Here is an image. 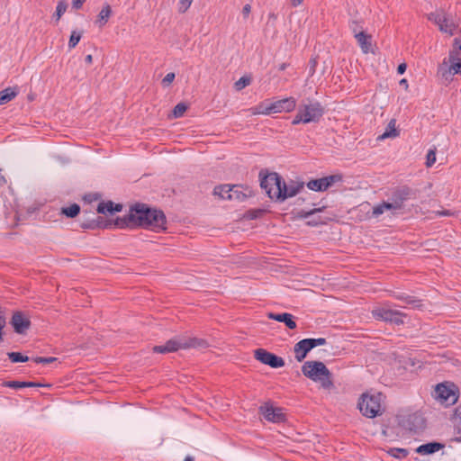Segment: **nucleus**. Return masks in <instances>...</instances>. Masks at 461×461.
<instances>
[{"label":"nucleus","mask_w":461,"mask_h":461,"mask_svg":"<svg viewBox=\"0 0 461 461\" xmlns=\"http://www.w3.org/2000/svg\"><path fill=\"white\" fill-rule=\"evenodd\" d=\"M312 349V346L309 344L307 339H303L297 342L294 345V351L295 355V359L298 362H302L307 356V354Z\"/></svg>","instance_id":"6ab92c4d"},{"label":"nucleus","mask_w":461,"mask_h":461,"mask_svg":"<svg viewBox=\"0 0 461 461\" xmlns=\"http://www.w3.org/2000/svg\"><path fill=\"white\" fill-rule=\"evenodd\" d=\"M3 386L12 389H21L25 387H49L50 384L25 381H5L3 383Z\"/></svg>","instance_id":"412c9836"},{"label":"nucleus","mask_w":461,"mask_h":461,"mask_svg":"<svg viewBox=\"0 0 461 461\" xmlns=\"http://www.w3.org/2000/svg\"><path fill=\"white\" fill-rule=\"evenodd\" d=\"M407 66L405 63H402L397 68V73L402 75L406 71Z\"/></svg>","instance_id":"603ef678"},{"label":"nucleus","mask_w":461,"mask_h":461,"mask_svg":"<svg viewBox=\"0 0 461 461\" xmlns=\"http://www.w3.org/2000/svg\"><path fill=\"white\" fill-rule=\"evenodd\" d=\"M355 38L364 53H368L371 49V36L366 32H359Z\"/></svg>","instance_id":"5701e85b"},{"label":"nucleus","mask_w":461,"mask_h":461,"mask_svg":"<svg viewBox=\"0 0 461 461\" xmlns=\"http://www.w3.org/2000/svg\"><path fill=\"white\" fill-rule=\"evenodd\" d=\"M349 29L351 30L354 36L359 32H365L363 30V22L358 20H353L349 22Z\"/></svg>","instance_id":"4c0bfd02"},{"label":"nucleus","mask_w":461,"mask_h":461,"mask_svg":"<svg viewBox=\"0 0 461 461\" xmlns=\"http://www.w3.org/2000/svg\"><path fill=\"white\" fill-rule=\"evenodd\" d=\"M341 180V175H330L318 179H312L306 183V186L314 192H324L333 184Z\"/></svg>","instance_id":"9b49d317"},{"label":"nucleus","mask_w":461,"mask_h":461,"mask_svg":"<svg viewBox=\"0 0 461 461\" xmlns=\"http://www.w3.org/2000/svg\"><path fill=\"white\" fill-rule=\"evenodd\" d=\"M180 4L185 7L183 12H185L191 5L193 0H180Z\"/></svg>","instance_id":"3c124183"},{"label":"nucleus","mask_w":461,"mask_h":461,"mask_svg":"<svg viewBox=\"0 0 461 461\" xmlns=\"http://www.w3.org/2000/svg\"><path fill=\"white\" fill-rule=\"evenodd\" d=\"M386 453L396 459H403L409 455L408 449L402 447H390Z\"/></svg>","instance_id":"c85d7f7f"},{"label":"nucleus","mask_w":461,"mask_h":461,"mask_svg":"<svg viewBox=\"0 0 461 461\" xmlns=\"http://www.w3.org/2000/svg\"><path fill=\"white\" fill-rule=\"evenodd\" d=\"M384 210H392L387 202H383L382 203L375 205L373 208L372 214L375 217H378L384 213Z\"/></svg>","instance_id":"e433bc0d"},{"label":"nucleus","mask_w":461,"mask_h":461,"mask_svg":"<svg viewBox=\"0 0 461 461\" xmlns=\"http://www.w3.org/2000/svg\"><path fill=\"white\" fill-rule=\"evenodd\" d=\"M267 318L270 320H274L279 322H284L285 326L290 330L296 329L297 325L294 321V316L288 312H283V313H274V312H268Z\"/></svg>","instance_id":"a211bd4d"},{"label":"nucleus","mask_w":461,"mask_h":461,"mask_svg":"<svg viewBox=\"0 0 461 461\" xmlns=\"http://www.w3.org/2000/svg\"><path fill=\"white\" fill-rule=\"evenodd\" d=\"M7 356L13 363L26 362L29 360L27 356H23L20 352H9Z\"/></svg>","instance_id":"58836bf2"},{"label":"nucleus","mask_w":461,"mask_h":461,"mask_svg":"<svg viewBox=\"0 0 461 461\" xmlns=\"http://www.w3.org/2000/svg\"><path fill=\"white\" fill-rule=\"evenodd\" d=\"M122 209V205L120 204V203H113V212H121Z\"/></svg>","instance_id":"864d4df0"},{"label":"nucleus","mask_w":461,"mask_h":461,"mask_svg":"<svg viewBox=\"0 0 461 461\" xmlns=\"http://www.w3.org/2000/svg\"><path fill=\"white\" fill-rule=\"evenodd\" d=\"M444 447V444L434 441L419 446L415 451L420 455H430L443 449Z\"/></svg>","instance_id":"aec40b11"},{"label":"nucleus","mask_w":461,"mask_h":461,"mask_svg":"<svg viewBox=\"0 0 461 461\" xmlns=\"http://www.w3.org/2000/svg\"><path fill=\"white\" fill-rule=\"evenodd\" d=\"M184 461H194V457L187 456Z\"/></svg>","instance_id":"0e129e2a"},{"label":"nucleus","mask_w":461,"mask_h":461,"mask_svg":"<svg viewBox=\"0 0 461 461\" xmlns=\"http://www.w3.org/2000/svg\"><path fill=\"white\" fill-rule=\"evenodd\" d=\"M260 186L265 190L267 196L277 202L295 196L304 187L303 182L290 181L288 184L276 172L267 173L263 176L259 173Z\"/></svg>","instance_id":"f03ea898"},{"label":"nucleus","mask_w":461,"mask_h":461,"mask_svg":"<svg viewBox=\"0 0 461 461\" xmlns=\"http://www.w3.org/2000/svg\"><path fill=\"white\" fill-rule=\"evenodd\" d=\"M400 425L412 432H418L425 428V419L419 411L408 413L401 417Z\"/></svg>","instance_id":"9d476101"},{"label":"nucleus","mask_w":461,"mask_h":461,"mask_svg":"<svg viewBox=\"0 0 461 461\" xmlns=\"http://www.w3.org/2000/svg\"><path fill=\"white\" fill-rule=\"evenodd\" d=\"M455 420L456 436L453 440L461 443V404L458 405L455 410Z\"/></svg>","instance_id":"cd10ccee"},{"label":"nucleus","mask_w":461,"mask_h":461,"mask_svg":"<svg viewBox=\"0 0 461 461\" xmlns=\"http://www.w3.org/2000/svg\"><path fill=\"white\" fill-rule=\"evenodd\" d=\"M85 61L86 64H89V65L92 64V62H93L92 55L91 54L86 55L85 58Z\"/></svg>","instance_id":"4d7b16f0"},{"label":"nucleus","mask_w":461,"mask_h":461,"mask_svg":"<svg viewBox=\"0 0 461 461\" xmlns=\"http://www.w3.org/2000/svg\"><path fill=\"white\" fill-rule=\"evenodd\" d=\"M374 318L391 324L402 325L406 315L399 311L392 310L385 306L376 307L372 311Z\"/></svg>","instance_id":"1a4fd4ad"},{"label":"nucleus","mask_w":461,"mask_h":461,"mask_svg":"<svg viewBox=\"0 0 461 461\" xmlns=\"http://www.w3.org/2000/svg\"><path fill=\"white\" fill-rule=\"evenodd\" d=\"M68 8V4L65 0H59L56 6V12L54 16L56 17V21H59L60 17L65 14Z\"/></svg>","instance_id":"f704fd0d"},{"label":"nucleus","mask_w":461,"mask_h":461,"mask_svg":"<svg viewBox=\"0 0 461 461\" xmlns=\"http://www.w3.org/2000/svg\"><path fill=\"white\" fill-rule=\"evenodd\" d=\"M250 112L252 114H264L269 115L271 114L270 104H267L265 103H260L259 104L251 107Z\"/></svg>","instance_id":"c756f323"},{"label":"nucleus","mask_w":461,"mask_h":461,"mask_svg":"<svg viewBox=\"0 0 461 461\" xmlns=\"http://www.w3.org/2000/svg\"><path fill=\"white\" fill-rule=\"evenodd\" d=\"M56 360H57V358L53 357H36L32 358V361L35 362L36 364H50V363L55 362Z\"/></svg>","instance_id":"c03bdc74"},{"label":"nucleus","mask_w":461,"mask_h":461,"mask_svg":"<svg viewBox=\"0 0 461 461\" xmlns=\"http://www.w3.org/2000/svg\"><path fill=\"white\" fill-rule=\"evenodd\" d=\"M296 100L294 97H286L270 104L271 113H289L295 109Z\"/></svg>","instance_id":"f3484780"},{"label":"nucleus","mask_w":461,"mask_h":461,"mask_svg":"<svg viewBox=\"0 0 461 461\" xmlns=\"http://www.w3.org/2000/svg\"><path fill=\"white\" fill-rule=\"evenodd\" d=\"M187 105L184 103L177 104L173 109V115L175 118H180L186 111Z\"/></svg>","instance_id":"ea45409f"},{"label":"nucleus","mask_w":461,"mask_h":461,"mask_svg":"<svg viewBox=\"0 0 461 461\" xmlns=\"http://www.w3.org/2000/svg\"><path fill=\"white\" fill-rule=\"evenodd\" d=\"M111 14H112L111 6L108 4L104 5L97 15L95 23L99 27H104L107 23Z\"/></svg>","instance_id":"393cba45"},{"label":"nucleus","mask_w":461,"mask_h":461,"mask_svg":"<svg viewBox=\"0 0 461 461\" xmlns=\"http://www.w3.org/2000/svg\"><path fill=\"white\" fill-rule=\"evenodd\" d=\"M230 185H220L214 187L213 194L218 195L221 199L227 200V195L230 194Z\"/></svg>","instance_id":"473e14b6"},{"label":"nucleus","mask_w":461,"mask_h":461,"mask_svg":"<svg viewBox=\"0 0 461 461\" xmlns=\"http://www.w3.org/2000/svg\"><path fill=\"white\" fill-rule=\"evenodd\" d=\"M86 0H72V7L76 10H79L82 8Z\"/></svg>","instance_id":"de8ad7c7"},{"label":"nucleus","mask_w":461,"mask_h":461,"mask_svg":"<svg viewBox=\"0 0 461 461\" xmlns=\"http://www.w3.org/2000/svg\"><path fill=\"white\" fill-rule=\"evenodd\" d=\"M455 42L456 44H458V49L461 50V40L459 41L458 39H456Z\"/></svg>","instance_id":"680f3d73"},{"label":"nucleus","mask_w":461,"mask_h":461,"mask_svg":"<svg viewBox=\"0 0 461 461\" xmlns=\"http://www.w3.org/2000/svg\"><path fill=\"white\" fill-rule=\"evenodd\" d=\"M255 358L262 364L267 365L272 368H279L285 366V360L264 348H258L254 352Z\"/></svg>","instance_id":"f8f14e48"},{"label":"nucleus","mask_w":461,"mask_h":461,"mask_svg":"<svg viewBox=\"0 0 461 461\" xmlns=\"http://www.w3.org/2000/svg\"><path fill=\"white\" fill-rule=\"evenodd\" d=\"M166 216L160 210L151 209L143 203L131 206L123 218H117L114 225L120 229L141 227L155 231L166 229Z\"/></svg>","instance_id":"f257e3e1"},{"label":"nucleus","mask_w":461,"mask_h":461,"mask_svg":"<svg viewBox=\"0 0 461 461\" xmlns=\"http://www.w3.org/2000/svg\"><path fill=\"white\" fill-rule=\"evenodd\" d=\"M18 95L15 88L7 87L0 91V104H5L13 100Z\"/></svg>","instance_id":"a878e982"},{"label":"nucleus","mask_w":461,"mask_h":461,"mask_svg":"<svg viewBox=\"0 0 461 461\" xmlns=\"http://www.w3.org/2000/svg\"><path fill=\"white\" fill-rule=\"evenodd\" d=\"M251 12V6L250 5L247 4L242 8V15L246 19L249 17V14Z\"/></svg>","instance_id":"09e8293b"},{"label":"nucleus","mask_w":461,"mask_h":461,"mask_svg":"<svg viewBox=\"0 0 461 461\" xmlns=\"http://www.w3.org/2000/svg\"><path fill=\"white\" fill-rule=\"evenodd\" d=\"M6 320L5 316V311L0 305V342L3 340L4 332L3 330L5 327Z\"/></svg>","instance_id":"37998d69"},{"label":"nucleus","mask_w":461,"mask_h":461,"mask_svg":"<svg viewBox=\"0 0 461 461\" xmlns=\"http://www.w3.org/2000/svg\"><path fill=\"white\" fill-rule=\"evenodd\" d=\"M429 21L435 23L441 32L448 35H454L457 30L458 24L455 22L451 14H447L443 9H437L427 15Z\"/></svg>","instance_id":"423d86ee"},{"label":"nucleus","mask_w":461,"mask_h":461,"mask_svg":"<svg viewBox=\"0 0 461 461\" xmlns=\"http://www.w3.org/2000/svg\"><path fill=\"white\" fill-rule=\"evenodd\" d=\"M229 192L230 194L227 195V200L243 202L248 197V195L243 193L241 185H231Z\"/></svg>","instance_id":"4be33fe9"},{"label":"nucleus","mask_w":461,"mask_h":461,"mask_svg":"<svg viewBox=\"0 0 461 461\" xmlns=\"http://www.w3.org/2000/svg\"><path fill=\"white\" fill-rule=\"evenodd\" d=\"M302 372L307 378L320 383L324 389L333 386L331 373L321 361H305L302 366Z\"/></svg>","instance_id":"7ed1b4c3"},{"label":"nucleus","mask_w":461,"mask_h":461,"mask_svg":"<svg viewBox=\"0 0 461 461\" xmlns=\"http://www.w3.org/2000/svg\"><path fill=\"white\" fill-rule=\"evenodd\" d=\"M201 346L200 340L195 338L192 339H182V338H174L167 340L164 345L155 346L153 348V351L155 353H168L175 352L180 348H197Z\"/></svg>","instance_id":"0eeeda50"},{"label":"nucleus","mask_w":461,"mask_h":461,"mask_svg":"<svg viewBox=\"0 0 461 461\" xmlns=\"http://www.w3.org/2000/svg\"><path fill=\"white\" fill-rule=\"evenodd\" d=\"M393 297L397 300L402 301L404 303L411 305L413 308H420L421 306L420 300L404 293H395Z\"/></svg>","instance_id":"b1692460"},{"label":"nucleus","mask_w":461,"mask_h":461,"mask_svg":"<svg viewBox=\"0 0 461 461\" xmlns=\"http://www.w3.org/2000/svg\"><path fill=\"white\" fill-rule=\"evenodd\" d=\"M5 183V178L2 174V169L0 168V186L4 185Z\"/></svg>","instance_id":"13d9d810"},{"label":"nucleus","mask_w":461,"mask_h":461,"mask_svg":"<svg viewBox=\"0 0 461 461\" xmlns=\"http://www.w3.org/2000/svg\"><path fill=\"white\" fill-rule=\"evenodd\" d=\"M113 203L112 201L101 202L97 206V212L103 214L106 212L113 213Z\"/></svg>","instance_id":"c9c22d12"},{"label":"nucleus","mask_w":461,"mask_h":461,"mask_svg":"<svg viewBox=\"0 0 461 461\" xmlns=\"http://www.w3.org/2000/svg\"><path fill=\"white\" fill-rule=\"evenodd\" d=\"M435 213L438 216H452V215H454V212L449 210L437 211Z\"/></svg>","instance_id":"8fccbe9b"},{"label":"nucleus","mask_w":461,"mask_h":461,"mask_svg":"<svg viewBox=\"0 0 461 461\" xmlns=\"http://www.w3.org/2000/svg\"><path fill=\"white\" fill-rule=\"evenodd\" d=\"M436 162V148L428 151L426 156V166L430 167Z\"/></svg>","instance_id":"a19ab883"},{"label":"nucleus","mask_w":461,"mask_h":461,"mask_svg":"<svg viewBox=\"0 0 461 461\" xmlns=\"http://www.w3.org/2000/svg\"><path fill=\"white\" fill-rule=\"evenodd\" d=\"M399 135V131L395 129V120L393 119L387 124L384 132L378 138L384 140L387 138H395Z\"/></svg>","instance_id":"bb28decb"},{"label":"nucleus","mask_w":461,"mask_h":461,"mask_svg":"<svg viewBox=\"0 0 461 461\" xmlns=\"http://www.w3.org/2000/svg\"><path fill=\"white\" fill-rule=\"evenodd\" d=\"M10 323L17 334H24L31 327L30 319L23 312H14Z\"/></svg>","instance_id":"dca6fc26"},{"label":"nucleus","mask_w":461,"mask_h":461,"mask_svg":"<svg viewBox=\"0 0 461 461\" xmlns=\"http://www.w3.org/2000/svg\"><path fill=\"white\" fill-rule=\"evenodd\" d=\"M455 42L456 44H458V49L461 50V40L459 41L458 39H456Z\"/></svg>","instance_id":"e2e57ef3"},{"label":"nucleus","mask_w":461,"mask_h":461,"mask_svg":"<svg viewBox=\"0 0 461 461\" xmlns=\"http://www.w3.org/2000/svg\"><path fill=\"white\" fill-rule=\"evenodd\" d=\"M411 193V189L407 186L398 188L394 192H393V194L390 197L391 202H387L389 203L391 209L392 210L402 209L404 202L410 198Z\"/></svg>","instance_id":"2eb2a0df"},{"label":"nucleus","mask_w":461,"mask_h":461,"mask_svg":"<svg viewBox=\"0 0 461 461\" xmlns=\"http://www.w3.org/2000/svg\"><path fill=\"white\" fill-rule=\"evenodd\" d=\"M260 414L267 420L273 423H280L285 420V415L283 410L274 407L270 403H265L259 408Z\"/></svg>","instance_id":"ddd939ff"},{"label":"nucleus","mask_w":461,"mask_h":461,"mask_svg":"<svg viewBox=\"0 0 461 461\" xmlns=\"http://www.w3.org/2000/svg\"><path fill=\"white\" fill-rule=\"evenodd\" d=\"M309 341V344L312 346V348L318 347V346H323L326 344V339L324 338H317V339H307Z\"/></svg>","instance_id":"a18cd8bd"},{"label":"nucleus","mask_w":461,"mask_h":461,"mask_svg":"<svg viewBox=\"0 0 461 461\" xmlns=\"http://www.w3.org/2000/svg\"><path fill=\"white\" fill-rule=\"evenodd\" d=\"M303 0H291V4L294 7L299 6Z\"/></svg>","instance_id":"6e6d98bb"},{"label":"nucleus","mask_w":461,"mask_h":461,"mask_svg":"<svg viewBox=\"0 0 461 461\" xmlns=\"http://www.w3.org/2000/svg\"><path fill=\"white\" fill-rule=\"evenodd\" d=\"M250 84V79L247 77H240L235 82L236 90L240 91Z\"/></svg>","instance_id":"79ce46f5"},{"label":"nucleus","mask_w":461,"mask_h":461,"mask_svg":"<svg viewBox=\"0 0 461 461\" xmlns=\"http://www.w3.org/2000/svg\"><path fill=\"white\" fill-rule=\"evenodd\" d=\"M449 60L451 65L447 68H439L438 73L447 81H451L452 77L456 74H461V59L457 57L456 53L450 52Z\"/></svg>","instance_id":"4468645a"},{"label":"nucleus","mask_w":461,"mask_h":461,"mask_svg":"<svg viewBox=\"0 0 461 461\" xmlns=\"http://www.w3.org/2000/svg\"><path fill=\"white\" fill-rule=\"evenodd\" d=\"M83 32L79 31H72L68 41V49H74L79 42Z\"/></svg>","instance_id":"72a5a7b5"},{"label":"nucleus","mask_w":461,"mask_h":461,"mask_svg":"<svg viewBox=\"0 0 461 461\" xmlns=\"http://www.w3.org/2000/svg\"><path fill=\"white\" fill-rule=\"evenodd\" d=\"M324 208H325V206L313 208L309 211L300 210L295 212V217L297 219H307V218L311 217L312 215L315 214L316 212H322Z\"/></svg>","instance_id":"7c9ffc66"},{"label":"nucleus","mask_w":461,"mask_h":461,"mask_svg":"<svg viewBox=\"0 0 461 461\" xmlns=\"http://www.w3.org/2000/svg\"><path fill=\"white\" fill-rule=\"evenodd\" d=\"M323 114L324 108L322 105L319 102H311L299 106L292 124L318 122Z\"/></svg>","instance_id":"20e7f679"},{"label":"nucleus","mask_w":461,"mask_h":461,"mask_svg":"<svg viewBox=\"0 0 461 461\" xmlns=\"http://www.w3.org/2000/svg\"><path fill=\"white\" fill-rule=\"evenodd\" d=\"M433 397L441 404L450 406L455 404L458 400V391L455 384L442 383L437 384Z\"/></svg>","instance_id":"6e6552de"},{"label":"nucleus","mask_w":461,"mask_h":461,"mask_svg":"<svg viewBox=\"0 0 461 461\" xmlns=\"http://www.w3.org/2000/svg\"><path fill=\"white\" fill-rule=\"evenodd\" d=\"M400 85H401V86H405V88H408V81H407V79L402 78V79L400 81Z\"/></svg>","instance_id":"052dcab7"},{"label":"nucleus","mask_w":461,"mask_h":461,"mask_svg":"<svg viewBox=\"0 0 461 461\" xmlns=\"http://www.w3.org/2000/svg\"><path fill=\"white\" fill-rule=\"evenodd\" d=\"M61 212L68 218H74L80 212V206L77 203H73L68 207L62 208Z\"/></svg>","instance_id":"2f4dec72"},{"label":"nucleus","mask_w":461,"mask_h":461,"mask_svg":"<svg viewBox=\"0 0 461 461\" xmlns=\"http://www.w3.org/2000/svg\"><path fill=\"white\" fill-rule=\"evenodd\" d=\"M321 222L320 220H312L307 222L309 226H317Z\"/></svg>","instance_id":"5fc2aeb1"},{"label":"nucleus","mask_w":461,"mask_h":461,"mask_svg":"<svg viewBox=\"0 0 461 461\" xmlns=\"http://www.w3.org/2000/svg\"><path fill=\"white\" fill-rule=\"evenodd\" d=\"M176 75L173 72L167 73L162 79L163 86H168L175 79Z\"/></svg>","instance_id":"49530a36"},{"label":"nucleus","mask_w":461,"mask_h":461,"mask_svg":"<svg viewBox=\"0 0 461 461\" xmlns=\"http://www.w3.org/2000/svg\"><path fill=\"white\" fill-rule=\"evenodd\" d=\"M288 66H289V65H288V63H282V64H280V65H279L278 69H279L280 71H284V70H285V69H286V68H287Z\"/></svg>","instance_id":"bf43d9fd"},{"label":"nucleus","mask_w":461,"mask_h":461,"mask_svg":"<svg viewBox=\"0 0 461 461\" xmlns=\"http://www.w3.org/2000/svg\"><path fill=\"white\" fill-rule=\"evenodd\" d=\"M383 394L380 393L362 394L358 401V409L367 418H375L382 413Z\"/></svg>","instance_id":"39448f33"}]
</instances>
